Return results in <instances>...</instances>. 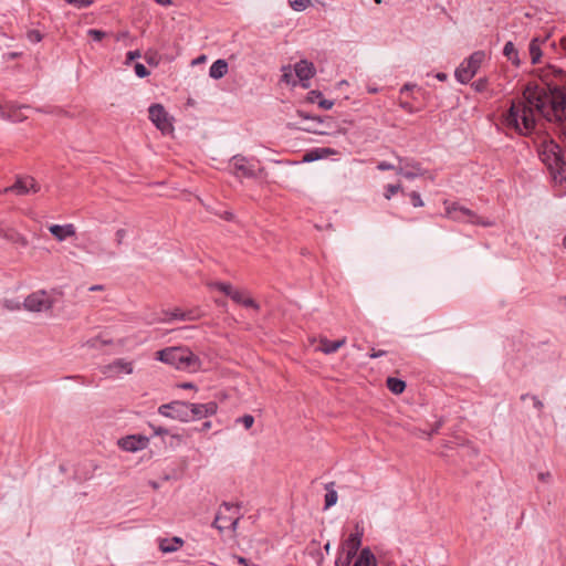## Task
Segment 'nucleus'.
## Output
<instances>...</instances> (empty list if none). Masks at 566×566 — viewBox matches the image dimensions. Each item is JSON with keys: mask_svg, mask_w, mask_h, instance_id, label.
<instances>
[{"mask_svg": "<svg viewBox=\"0 0 566 566\" xmlns=\"http://www.w3.org/2000/svg\"><path fill=\"white\" fill-rule=\"evenodd\" d=\"M289 4L295 11H304L311 4V0H289Z\"/></svg>", "mask_w": 566, "mask_h": 566, "instance_id": "nucleus-34", "label": "nucleus"}, {"mask_svg": "<svg viewBox=\"0 0 566 566\" xmlns=\"http://www.w3.org/2000/svg\"><path fill=\"white\" fill-rule=\"evenodd\" d=\"M23 306L25 310L31 312H41L51 308L52 302L44 291H39L30 294L24 300Z\"/></svg>", "mask_w": 566, "mask_h": 566, "instance_id": "nucleus-9", "label": "nucleus"}, {"mask_svg": "<svg viewBox=\"0 0 566 566\" xmlns=\"http://www.w3.org/2000/svg\"><path fill=\"white\" fill-rule=\"evenodd\" d=\"M214 286L220 291L222 292L223 294H226L227 296H231V294L233 293L234 289L232 287V285L230 283H224V282H217L214 283Z\"/></svg>", "mask_w": 566, "mask_h": 566, "instance_id": "nucleus-36", "label": "nucleus"}, {"mask_svg": "<svg viewBox=\"0 0 566 566\" xmlns=\"http://www.w3.org/2000/svg\"><path fill=\"white\" fill-rule=\"evenodd\" d=\"M178 387L182 388V389H193L195 385L192 382H182V384L178 385Z\"/></svg>", "mask_w": 566, "mask_h": 566, "instance_id": "nucleus-55", "label": "nucleus"}, {"mask_svg": "<svg viewBox=\"0 0 566 566\" xmlns=\"http://www.w3.org/2000/svg\"><path fill=\"white\" fill-rule=\"evenodd\" d=\"M539 157L547 167L555 184L566 181V161L558 144L554 140H545L542 145Z\"/></svg>", "mask_w": 566, "mask_h": 566, "instance_id": "nucleus-1", "label": "nucleus"}, {"mask_svg": "<svg viewBox=\"0 0 566 566\" xmlns=\"http://www.w3.org/2000/svg\"><path fill=\"white\" fill-rule=\"evenodd\" d=\"M503 55L512 62V64L516 67L521 65V60L518 56V51L512 42H507L503 48Z\"/></svg>", "mask_w": 566, "mask_h": 566, "instance_id": "nucleus-26", "label": "nucleus"}, {"mask_svg": "<svg viewBox=\"0 0 566 566\" xmlns=\"http://www.w3.org/2000/svg\"><path fill=\"white\" fill-rule=\"evenodd\" d=\"M232 558L235 559L237 563L242 566H247L250 564L249 560L243 556L233 555Z\"/></svg>", "mask_w": 566, "mask_h": 566, "instance_id": "nucleus-53", "label": "nucleus"}, {"mask_svg": "<svg viewBox=\"0 0 566 566\" xmlns=\"http://www.w3.org/2000/svg\"><path fill=\"white\" fill-rule=\"evenodd\" d=\"M410 88H411V85H410V84H405V85L401 87L400 92H401V93H403L405 91H409Z\"/></svg>", "mask_w": 566, "mask_h": 566, "instance_id": "nucleus-63", "label": "nucleus"}, {"mask_svg": "<svg viewBox=\"0 0 566 566\" xmlns=\"http://www.w3.org/2000/svg\"><path fill=\"white\" fill-rule=\"evenodd\" d=\"M211 428V421H205L200 428V431H207Z\"/></svg>", "mask_w": 566, "mask_h": 566, "instance_id": "nucleus-58", "label": "nucleus"}, {"mask_svg": "<svg viewBox=\"0 0 566 566\" xmlns=\"http://www.w3.org/2000/svg\"><path fill=\"white\" fill-rule=\"evenodd\" d=\"M291 78H292V74L291 73H284L282 75V81L290 84L291 83Z\"/></svg>", "mask_w": 566, "mask_h": 566, "instance_id": "nucleus-57", "label": "nucleus"}, {"mask_svg": "<svg viewBox=\"0 0 566 566\" xmlns=\"http://www.w3.org/2000/svg\"><path fill=\"white\" fill-rule=\"evenodd\" d=\"M149 119L164 134L170 133L174 127L169 120L168 113L161 104H153L148 108Z\"/></svg>", "mask_w": 566, "mask_h": 566, "instance_id": "nucleus-7", "label": "nucleus"}, {"mask_svg": "<svg viewBox=\"0 0 566 566\" xmlns=\"http://www.w3.org/2000/svg\"><path fill=\"white\" fill-rule=\"evenodd\" d=\"M65 2L75 6L78 9L87 8L93 3V0H65Z\"/></svg>", "mask_w": 566, "mask_h": 566, "instance_id": "nucleus-42", "label": "nucleus"}, {"mask_svg": "<svg viewBox=\"0 0 566 566\" xmlns=\"http://www.w3.org/2000/svg\"><path fill=\"white\" fill-rule=\"evenodd\" d=\"M294 71L302 87L308 88L311 78L316 74L315 65L307 60H301L294 65Z\"/></svg>", "mask_w": 566, "mask_h": 566, "instance_id": "nucleus-11", "label": "nucleus"}, {"mask_svg": "<svg viewBox=\"0 0 566 566\" xmlns=\"http://www.w3.org/2000/svg\"><path fill=\"white\" fill-rule=\"evenodd\" d=\"M140 51L139 50H134V51H129L127 52L126 54V64H129L132 63L133 61H135L136 59H139L140 57Z\"/></svg>", "mask_w": 566, "mask_h": 566, "instance_id": "nucleus-44", "label": "nucleus"}, {"mask_svg": "<svg viewBox=\"0 0 566 566\" xmlns=\"http://www.w3.org/2000/svg\"><path fill=\"white\" fill-rule=\"evenodd\" d=\"M297 114L302 118L312 119V120H315L317 123H322V119L318 116H310V115L305 114L303 111H298Z\"/></svg>", "mask_w": 566, "mask_h": 566, "instance_id": "nucleus-50", "label": "nucleus"}, {"mask_svg": "<svg viewBox=\"0 0 566 566\" xmlns=\"http://www.w3.org/2000/svg\"><path fill=\"white\" fill-rule=\"evenodd\" d=\"M377 169L380 171H385V170H396L397 171V166H395L388 161H379L377 164Z\"/></svg>", "mask_w": 566, "mask_h": 566, "instance_id": "nucleus-43", "label": "nucleus"}, {"mask_svg": "<svg viewBox=\"0 0 566 566\" xmlns=\"http://www.w3.org/2000/svg\"><path fill=\"white\" fill-rule=\"evenodd\" d=\"M149 439L144 436H127L118 441V446L129 452H136L147 447Z\"/></svg>", "mask_w": 566, "mask_h": 566, "instance_id": "nucleus-16", "label": "nucleus"}, {"mask_svg": "<svg viewBox=\"0 0 566 566\" xmlns=\"http://www.w3.org/2000/svg\"><path fill=\"white\" fill-rule=\"evenodd\" d=\"M157 359L180 370H197L200 360L187 347H167L156 353Z\"/></svg>", "mask_w": 566, "mask_h": 566, "instance_id": "nucleus-2", "label": "nucleus"}, {"mask_svg": "<svg viewBox=\"0 0 566 566\" xmlns=\"http://www.w3.org/2000/svg\"><path fill=\"white\" fill-rule=\"evenodd\" d=\"M328 154H334V150L331 148H315L311 151L306 153L304 160L305 161H314L317 159L324 158Z\"/></svg>", "mask_w": 566, "mask_h": 566, "instance_id": "nucleus-30", "label": "nucleus"}, {"mask_svg": "<svg viewBox=\"0 0 566 566\" xmlns=\"http://www.w3.org/2000/svg\"><path fill=\"white\" fill-rule=\"evenodd\" d=\"M50 233L60 242L67 238L75 237L76 230L73 223L66 224H52L49 227Z\"/></svg>", "mask_w": 566, "mask_h": 566, "instance_id": "nucleus-17", "label": "nucleus"}, {"mask_svg": "<svg viewBox=\"0 0 566 566\" xmlns=\"http://www.w3.org/2000/svg\"><path fill=\"white\" fill-rule=\"evenodd\" d=\"M164 314H165V317L160 318L159 322L170 323L175 319L196 321L200 317V313L198 310L182 311L180 308H175L172 311H165Z\"/></svg>", "mask_w": 566, "mask_h": 566, "instance_id": "nucleus-15", "label": "nucleus"}, {"mask_svg": "<svg viewBox=\"0 0 566 566\" xmlns=\"http://www.w3.org/2000/svg\"><path fill=\"white\" fill-rule=\"evenodd\" d=\"M231 166L235 177L254 178V166L250 165L244 156L235 155L231 158Z\"/></svg>", "mask_w": 566, "mask_h": 566, "instance_id": "nucleus-13", "label": "nucleus"}, {"mask_svg": "<svg viewBox=\"0 0 566 566\" xmlns=\"http://www.w3.org/2000/svg\"><path fill=\"white\" fill-rule=\"evenodd\" d=\"M39 191L40 185L35 181V179L30 176H24L18 177L12 186L3 188L0 190V193L14 192L18 196H24L30 192L35 193Z\"/></svg>", "mask_w": 566, "mask_h": 566, "instance_id": "nucleus-6", "label": "nucleus"}, {"mask_svg": "<svg viewBox=\"0 0 566 566\" xmlns=\"http://www.w3.org/2000/svg\"><path fill=\"white\" fill-rule=\"evenodd\" d=\"M127 234L125 229H118L115 233V241L117 245H120Z\"/></svg>", "mask_w": 566, "mask_h": 566, "instance_id": "nucleus-46", "label": "nucleus"}, {"mask_svg": "<svg viewBox=\"0 0 566 566\" xmlns=\"http://www.w3.org/2000/svg\"><path fill=\"white\" fill-rule=\"evenodd\" d=\"M354 557V555L342 551L335 560V566H349Z\"/></svg>", "mask_w": 566, "mask_h": 566, "instance_id": "nucleus-32", "label": "nucleus"}, {"mask_svg": "<svg viewBox=\"0 0 566 566\" xmlns=\"http://www.w3.org/2000/svg\"><path fill=\"white\" fill-rule=\"evenodd\" d=\"M560 46L566 52V35L560 39Z\"/></svg>", "mask_w": 566, "mask_h": 566, "instance_id": "nucleus-62", "label": "nucleus"}, {"mask_svg": "<svg viewBox=\"0 0 566 566\" xmlns=\"http://www.w3.org/2000/svg\"><path fill=\"white\" fill-rule=\"evenodd\" d=\"M87 34L96 42L102 41L106 36V32L97 29H90Z\"/></svg>", "mask_w": 566, "mask_h": 566, "instance_id": "nucleus-40", "label": "nucleus"}, {"mask_svg": "<svg viewBox=\"0 0 566 566\" xmlns=\"http://www.w3.org/2000/svg\"><path fill=\"white\" fill-rule=\"evenodd\" d=\"M188 408L189 407L187 401L174 400L169 403L161 405L158 408V413L166 418L187 422Z\"/></svg>", "mask_w": 566, "mask_h": 566, "instance_id": "nucleus-4", "label": "nucleus"}, {"mask_svg": "<svg viewBox=\"0 0 566 566\" xmlns=\"http://www.w3.org/2000/svg\"><path fill=\"white\" fill-rule=\"evenodd\" d=\"M402 191V187L400 184H389L385 187L384 197L387 200H390L397 192Z\"/></svg>", "mask_w": 566, "mask_h": 566, "instance_id": "nucleus-33", "label": "nucleus"}, {"mask_svg": "<svg viewBox=\"0 0 566 566\" xmlns=\"http://www.w3.org/2000/svg\"><path fill=\"white\" fill-rule=\"evenodd\" d=\"M134 70L135 74L140 78L148 76L150 73L149 70L142 63H136Z\"/></svg>", "mask_w": 566, "mask_h": 566, "instance_id": "nucleus-38", "label": "nucleus"}, {"mask_svg": "<svg viewBox=\"0 0 566 566\" xmlns=\"http://www.w3.org/2000/svg\"><path fill=\"white\" fill-rule=\"evenodd\" d=\"M184 544V541L180 537H171V538H160L159 539V549L163 553H174L178 551Z\"/></svg>", "mask_w": 566, "mask_h": 566, "instance_id": "nucleus-21", "label": "nucleus"}, {"mask_svg": "<svg viewBox=\"0 0 566 566\" xmlns=\"http://www.w3.org/2000/svg\"><path fill=\"white\" fill-rule=\"evenodd\" d=\"M345 343H346L345 337L342 339H337V340H329L327 338H321L318 350H321L327 355L333 354V353H336L342 346H344Z\"/></svg>", "mask_w": 566, "mask_h": 566, "instance_id": "nucleus-20", "label": "nucleus"}, {"mask_svg": "<svg viewBox=\"0 0 566 566\" xmlns=\"http://www.w3.org/2000/svg\"><path fill=\"white\" fill-rule=\"evenodd\" d=\"M434 77L441 82L446 81L448 78V75L443 72H439L434 75Z\"/></svg>", "mask_w": 566, "mask_h": 566, "instance_id": "nucleus-56", "label": "nucleus"}, {"mask_svg": "<svg viewBox=\"0 0 566 566\" xmlns=\"http://www.w3.org/2000/svg\"><path fill=\"white\" fill-rule=\"evenodd\" d=\"M188 407L187 422L213 416L218 410V405L214 401H209L207 403L188 402Z\"/></svg>", "mask_w": 566, "mask_h": 566, "instance_id": "nucleus-8", "label": "nucleus"}, {"mask_svg": "<svg viewBox=\"0 0 566 566\" xmlns=\"http://www.w3.org/2000/svg\"><path fill=\"white\" fill-rule=\"evenodd\" d=\"M399 105L406 112H408L410 114L415 113V109H413V107H412V105L410 103H408V102H400Z\"/></svg>", "mask_w": 566, "mask_h": 566, "instance_id": "nucleus-54", "label": "nucleus"}, {"mask_svg": "<svg viewBox=\"0 0 566 566\" xmlns=\"http://www.w3.org/2000/svg\"><path fill=\"white\" fill-rule=\"evenodd\" d=\"M104 290V285H92L88 291L91 292H94V291H103Z\"/></svg>", "mask_w": 566, "mask_h": 566, "instance_id": "nucleus-59", "label": "nucleus"}, {"mask_svg": "<svg viewBox=\"0 0 566 566\" xmlns=\"http://www.w3.org/2000/svg\"><path fill=\"white\" fill-rule=\"evenodd\" d=\"M4 306L10 311L20 310L19 302L6 301Z\"/></svg>", "mask_w": 566, "mask_h": 566, "instance_id": "nucleus-51", "label": "nucleus"}, {"mask_svg": "<svg viewBox=\"0 0 566 566\" xmlns=\"http://www.w3.org/2000/svg\"><path fill=\"white\" fill-rule=\"evenodd\" d=\"M446 211L448 217L453 220L479 223V218L470 209L462 207L457 202L448 206Z\"/></svg>", "mask_w": 566, "mask_h": 566, "instance_id": "nucleus-12", "label": "nucleus"}, {"mask_svg": "<svg viewBox=\"0 0 566 566\" xmlns=\"http://www.w3.org/2000/svg\"><path fill=\"white\" fill-rule=\"evenodd\" d=\"M368 92L374 94V93H377V92H378V88H376V87H369V88H368Z\"/></svg>", "mask_w": 566, "mask_h": 566, "instance_id": "nucleus-64", "label": "nucleus"}, {"mask_svg": "<svg viewBox=\"0 0 566 566\" xmlns=\"http://www.w3.org/2000/svg\"><path fill=\"white\" fill-rule=\"evenodd\" d=\"M526 398H530L533 402L534 408H536L538 411H542L544 408L543 402L538 399L536 396H530V395H522L521 399L525 400Z\"/></svg>", "mask_w": 566, "mask_h": 566, "instance_id": "nucleus-41", "label": "nucleus"}, {"mask_svg": "<svg viewBox=\"0 0 566 566\" xmlns=\"http://www.w3.org/2000/svg\"><path fill=\"white\" fill-rule=\"evenodd\" d=\"M29 108L27 105H17L13 102L6 101L0 103V116L4 119L19 123L27 118L22 113L23 109Z\"/></svg>", "mask_w": 566, "mask_h": 566, "instance_id": "nucleus-10", "label": "nucleus"}, {"mask_svg": "<svg viewBox=\"0 0 566 566\" xmlns=\"http://www.w3.org/2000/svg\"><path fill=\"white\" fill-rule=\"evenodd\" d=\"M151 429L154 430V433L156 436H167L169 433L168 429L164 428V427H156V426H153L150 424Z\"/></svg>", "mask_w": 566, "mask_h": 566, "instance_id": "nucleus-48", "label": "nucleus"}, {"mask_svg": "<svg viewBox=\"0 0 566 566\" xmlns=\"http://www.w3.org/2000/svg\"><path fill=\"white\" fill-rule=\"evenodd\" d=\"M548 40V36H545L543 39L541 38H534L531 40L528 45V53L531 57L532 64H537L541 62L543 52H542V45L545 44Z\"/></svg>", "mask_w": 566, "mask_h": 566, "instance_id": "nucleus-19", "label": "nucleus"}, {"mask_svg": "<svg viewBox=\"0 0 566 566\" xmlns=\"http://www.w3.org/2000/svg\"><path fill=\"white\" fill-rule=\"evenodd\" d=\"M398 166L397 174L402 175L407 179H415L424 174V170L421 167V164L413 158L410 157H401L395 154Z\"/></svg>", "mask_w": 566, "mask_h": 566, "instance_id": "nucleus-5", "label": "nucleus"}, {"mask_svg": "<svg viewBox=\"0 0 566 566\" xmlns=\"http://www.w3.org/2000/svg\"><path fill=\"white\" fill-rule=\"evenodd\" d=\"M472 85L476 92H483L486 88L488 81L485 78H480L475 81Z\"/></svg>", "mask_w": 566, "mask_h": 566, "instance_id": "nucleus-45", "label": "nucleus"}, {"mask_svg": "<svg viewBox=\"0 0 566 566\" xmlns=\"http://www.w3.org/2000/svg\"><path fill=\"white\" fill-rule=\"evenodd\" d=\"M226 509L227 511H231L232 509H235V516H232L231 521L229 522V525H227L228 528H231L232 531H235L239 524L240 518L242 515L239 514L240 505L239 504H231L229 502H222L221 506Z\"/></svg>", "mask_w": 566, "mask_h": 566, "instance_id": "nucleus-28", "label": "nucleus"}, {"mask_svg": "<svg viewBox=\"0 0 566 566\" xmlns=\"http://www.w3.org/2000/svg\"><path fill=\"white\" fill-rule=\"evenodd\" d=\"M361 537L363 531H359L358 525H356V532L350 534L348 538L343 543L342 551L356 556L361 545Z\"/></svg>", "mask_w": 566, "mask_h": 566, "instance_id": "nucleus-18", "label": "nucleus"}, {"mask_svg": "<svg viewBox=\"0 0 566 566\" xmlns=\"http://www.w3.org/2000/svg\"><path fill=\"white\" fill-rule=\"evenodd\" d=\"M0 238H3L10 242H22L23 245L27 244L24 238H22L14 229L11 228H0Z\"/></svg>", "mask_w": 566, "mask_h": 566, "instance_id": "nucleus-29", "label": "nucleus"}, {"mask_svg": "<svg viewBox=\"0 0 566 566\" xmlns=\"http://www.w3.org/2000/svg\"><path fill=\"white\" fill-rule=\"evenodd\" d=\"M338 499L337 492L335 490H328L325 494V509H329L336 504Z\"/></svg>", "mask_w": 566, "mask_h": 566, "instance_id": "nucleus-35", "label": "nucleus"}, {"mask_svg": "<svg viewBox=\"0 0 566 566\" xmlns=\"http://www.w3.org/2000/svg\"><path fill=\"white\" fill-rule=\"evenodd\" d=\"M484 51H475L465 59L455 70L454 76L462 84L469 83L485 61Z\"/></svg>", "mask_w": 566, "mask_h": 566, "instance_id": "nucleus-3", "label": "nucleus"}, {"mask_svg": "<svg viewBox=\"0 0 566 566\" xmlns=\"http://www.w3.org/2000/svg\"><path fill=\"white\" fill-rule=\"evenodd\" d=\"M443 424V421L442 420H439L434 423V426L432 427L431 431L428 433L429 437H432L433 434L438 433L440 428L442 427Z\"/></svg>", "mask_w": 566, "mask_h": 566, "instance_id": "nucleus-52", "label": "nucleus"}, {"mask_svg": "<svg viewBox=\"0 0 566 566\" xmlns=\"http://www.w3.org/2000/svg\"><path fill=\"white\" fill-rule=\"evenodd\" d=\"M232 516H223L220 513L216 515L214 521L212 522V527L217 528L218 531L222 532L224 528H227L226 523H229L231 521Z\"/></svg>", "mask_w": 566, "mask_h": 566, "instance_id": "nucleus-31", "label": "nucleus"}, {"mask_svg": "<svg viewBox=\"0 0 566 566\" xmlns=\"http://www.w3.org/2000/svg\"><path fill=\"white\" fill-rule=\"evenodd\" d=\"M223 218L226 220H232L233 218V213L232 212H229V211H226L224 214H223Z\"/></svg>", "mask_w": 566, "mask_h": 566, "instance_id": "nucleus-61", "label": "nucleus"}, {"mask_svg": "<svg viewBox=\"0 0 566 566\" xmlns=\"http://www.w3.org/2000/svg\"><path fill=\"white\" fill-rule=\"evenodd\" d=\"M307 101L310 103H317L318 106L323 109H331L334 105V102L333 101H329V99H325L323 97V94L322 92L317 91V90H312L307 93Z\"/></svg>", "mask_w": 566, "mask_h": 566, "instance_id": "nucleus-22", "label": "nucleus"}, {"mask_svg": "<svg viewBox=\"0 0 566 566\" xmlns=\"http://www.w3.org/2000/svg\"><path fill=\"white\" fill-rule=\"evenodd\" d=\"M238 423H242L245 429H250L254 423V417L251 415H244L235 420Z\"/></svg>", "mask_w": 566, "mask_h": 566, "instance_id": "nucleus-37", "label": "nucleus"}, {"mask_svg": "<svg viewBox=\"0 0 566 566\" xmlns=\"http://www.w3.org/2000/svg\"><path fill=\"white\" fill-rule=\"evenodd\" d=\"M409 198H410V201H411V205L415 207V208H418V207H422L423 206V200L420 196L419 192L417 191H411L409 193Z\"/></svg>", "mask_w": 566, "mask_h": 566, "instance_id": "nucleus-39", "label": "nucleus"}, {"mask_svg": "<svg viewBox=\"0 0 566 566\" xmlns=\"http://www.w3.org/2000/svg\"><path fill=\"white\" fill-rule=\"evenodd\" d=\"M154 1L164 7L171 4V0H154Z\"/></svg>", "mask_w": 566, "mask_h": 566, "instance_id": "nucleus-60", "label": "nucleus"}, {"mask_svg": "<svg viewBox=\"0 0 566 566\" xmlns=\"http://www.w3.org/2000/svg\"><path fill=\"white\" fill-rule=\"evenodd\" d=\"M353 566H377L376 558L371 551L366 547L361 549Z\"/></svg>", "mask_w": 566, "mask_h": 566, "instance_id": "nucleus-24", "label": "nucleus"}, {"mask_svg": "<svg viewBox=\"0 0 566 566\" xmlns=\"http://www.w3.org/2000/svg\"><path fill=\"white\" fill-rule=\"evenodd\" d=\"M386 354H387L386 350H382V349L376 350L375 348H371V350L369 353V357L370 358H378V357L385 356Z\"/></svg>", "mask_w": 566, "mask_h": 566, "instance_id": "nucleus-49", "label": "nucleus"}, {"mask_svg": "<svg viewBox=\"0 0 566 566\" xmlns=\"http://www.w3.org/2000/svg\"><path fill=\"white\" fill-rule=\"evenodd\" d=\"M537 479L543 483H549L552 480V474L549 471L546 472H539L537 475Z\"/></svg>", "mask_w": 566, "mask_h": 566, "instance_id": "nucleus-47", "label": "nucleus"}, {"mask_svg": "<svg viewBox=\"0 0 566 566\" xmlns=\"http://www.w3.org/2000/svg\"><path fill=\"white\" fill-rule=\"evenodd\" d=\"M387 388L395 395H400L406 389V382L396 377H388L386 380Z\"/></svg>", "mask_w": 566, "mask_h": 566, "instance_id": "nucleus-27", "label": "nucleus"}, {"mask_svg": "<svg viewBox=\"0 0 566 566\" xmlns=\"http://www.w3.org/2000/svg\"><path fill=\"white\" fill-rule=\"evenodd\" d=\"M227 72L228 63L226 60L222 59L214 61L209 69V75L214 80L223 77L227 74Z\"/></svg>", "mask_w": 566, "mask_h": 566, "instance_id": "nucleus-23", "label": "nucleus"}, {"mask_svg": "<svg viewBox=\"0 0 566 566\" xmlns=\"http://www.w3.org/2000/svg\"><path fill=\"white\" fill-rule=\"evenodd\" d=\"M134 370L133 363L127 361L123 358H118L113 363L106 365L103 369V374L107 377H118L122 374H132Z\"/></svg>", "mask_w": 566, "mask_h": 566, "instance_id": "nucleus-14", "label": "nucleus"}, {"mask_svg": "<svg viewBox=\"0 0 566 566\" xmlns=\"http://www.w3.org/2000/svg\"><path fill=\"white\" fill-rule=\"evenodd\" d=\"M230 298L238 304H242L245 307H252L255 310L259 308L258 303L253 298L244 296V293L241 291L234 290Z\"/></svg>", "mask_w": 566, "mask_h": 566, "instance_id": "nucleus-25", "label": "nucleus"}]
</instances>
